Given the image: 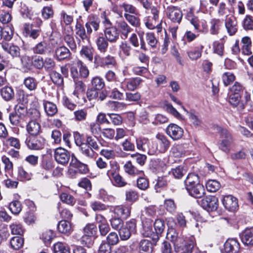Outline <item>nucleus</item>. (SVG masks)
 Returning <instances> with one entry per match:
<instances>
[{
  "mask_svg": "<svg viewBox=\"0 0 253 253\" xmlns=\"http://www.w3.org/2000/svg\"><path fill=\"white\" fill-rule=\"evenodd\" d=\"M136 144L138 150L147 153L148 154L154 155V150H152V145L149 146V140L145 137H139L136 138Z\"/></svg>",
  "mask_w": 253,
  "mask_h": 253,
  "instance_id": "obj_13",
  "label": "nucleus"
},
{
  "mask_svg": "<svg viewBox=\"0 0 253 253\" xmlns=\"http://www.w3.org/2000/svg\"><path fill=\"white\" fill-rule=\"evenodd\" d=\"M116 64V61L114 57L108 55L102 59V65L107 67L115 66Z\"/></svg>",
  "mask_w": 253,
  "mask_h": 253,
  "instance_id": "obj_59",
  "label": "nucleus"
},
{
  "mask_svg": "<svg viewBox=\"0 0 253 253\" xmlns=\"http://www.w3.org/2000/svg\"><path fill=\"white\" fill-rule=\"evenodd\" d=\"M2 98L6 101L12 100L14 97V91L12 87L5 86L0 89Z\"/></svg>",
  "mask_w": 253,
  "mask_h": 253,
  "instance_id": "obj_33",
  "label": "nucleus"
},
{
  "mask_svg": "<svg viewBox=\"0 0 253 253\" xmlns=\"http://www.w3.org/2000/svg\"><path fill=\"white\" fill-rule=\"evenodd\" d=\"M42 32L41 28H34V25L25 24L24 27V34L26 37H29L34 40L37 39Z\"/></svg>",
  "mask_w": 253,
  "mask_h": 253,
  "instance_id": "obj_20",
  "label": "nucleus"
},
{
  "mask_svg": "<svg viewBox=\"0 0 253 253\" xmlns=\"http://www.w3.org/2000/svg\"><path fill=\"white\" fill-rule=\"evenodd\" d=\"M222 202L224 207L229 211H234L238 207V199L232 195L224 196Z\"/></svg>",
  "mask_w": 253,
  "mask_h": 253,
  "instance_id": "obj_16",
  "label": "nucleus"
},
{
  "mask_svg": "<svg viewBox=\"0 0 253 253\" xmlns=\"http://www.w3.org/2000/svg\"><path fill=\"white\" fill-rule=\"evenodd\" d=\"M58 229L60 233L69 235L73 231L72 224L67 220L60 221L58 224Z\"/></svg>",
  "mask_w": 253,
  "mask_h": 253,
  "instance_id": "obj_32",
  "label": "nucleus"
},
{
  "mask_svg": "<svg viewBox=\"0 0 253 253\" xmlns=\"http://www.w3.org/2000/svg\"><path fill=\"white\" fill-rule=\"evenodd\" d=\"M202 50L203 47L200 48H196L187 51V53L188 56L191 60H197L201 57Z\"/></svg>",
  "mask_w": 253,
  "mask_h": 253,
  "instance_id": "obj_51",
  "label": "nucleus"
},
{
  "mask_svg": "<svg viewBox=\"0 0 253 253\" xmlns=\"http://www.w3.org/2000/svg\"><path fill=\"white\" fill-rule=\"evenodd\" d=\"M156 141L152 143V150L154 155L158 153H164L169 148L170 142L168 138L164 134L158 133L156 136Z\"/></svg>",
  "mask_w": 253,
  "mask_h": 253,
  "instance_id": "obj_4",
  "label": "nucleus"
},
{
  "mask_svg": "<svg viewBox=\"0 0 253 253\" xmlns=\"http://www.w3.org/2000/svg\"><path fill=\"white\" fill-rule=\"evenodd\" d=\"M10 246L14 250H19L24 244V239L21 237H13L10 240Z\"/></svg>",
  "mask_w": 253,
  "mask_h": 253,
  "instance_id": "obj_53",
  "label": "nucleus"
},
{
  "mask_svg": "<svg viewBox=\"0 0 253 253\" xmlns=\"http://www.w3.org/2000/svg\"><path fill=\"white\" fill-rule=\"evenodd\" d=\"M106 39L110 42H116L119 39V33L117 27H112L104 30Z\"/></svg>",
  "mask_w": 253,
  "mask_h": 253,
  "instance_id": "obj_25",
  "label": "nucleus"
},
{
  "mask_svg": "<svg viewBox=\"0 0 253 253\" xmlns=\"http://www.w3.org/2000/svg\"><path fill=\"white\" fill-rule=\"evenodd\" d=\"M222 80L225 86H228L235 80V76L230 72L224 73L222 75Z\"/></svg>",
  "mask_w": 253,
  "mask_h": 253,
  "instance_id": "obj_52",
  "label": "nucleus"
},
{
  "mask_svg": "<svg viewBox=\"0 0 253 253\" xmlns=\"http://www.w3.org/2000/svg\"><path fill=\"white\" fill-rule=\"evenodd\" d=\"M2 48L8 52L13 57H20V49L18 46L4 44L2 45Z\"/></svg>",
  "mask_w": 253,
  "mask_h": 253,
  "instance_id": "obj_43",
  "label": "nucleus"
},
{
  "mask_svg": "<svg viewBox=\"0 0 253 253\" xmlns=\"http://www.w3.org/2000/svg\"><path fill=\"white\" fill-rule=\"evenodd\" d=\"M221 27V22L219 19H212L210 22V33L212 35H217Z\"/></svg>",
  "mask_w": 253,
  "mask_h": 253,
  "instance_id": "obj_44",
  "label": "nucleus"
},
{
  "mask_svg": "<svg viewBox=\"0 0 253 253\" xmlns=\"http://www.w3.org/2000/svg\"><path fill=\"white\" fill-rule=\"evenodd\" d=\"M217 130L220 134L219 148L223 152L228 153L230 152L231 145L233 142L232 136L226 129L219 127Z\"/></svg>",
  "mask_w": 253,
  "mask_h": 253,
  "instance_id": "obj_2",
  "label": "nucleus"
},
{
  "mask_svg": "<svg viewBox=\"0 0 253 253\" xmlns=\"http://www.w3.org/2000/svg\"><path fill=\"white\" fill-rule=\"evenodd\" d=\"M41 114L37 109H33L31 112V120L29 122L26 126V130L30 136L38 135L41 131V126L37 122L40 119Z\"/></svg>",
  "mask_w": 253,
  "mask_h": 253,
  "instance_id": "obj_3",
  "label": "nucleus"
},
{
  "mask_svg": "<svg viewBox=\"0 0 253 253\" xmlns=\"http://www.w3.org/2000/svg\"><path fill=\"white\" fill-rule=\"evenodd\" d=\"M25 143L31 150H40L45 147V140L43 137L38 135L29 136L25 140Z\"/></svg>",
  "mask_w": 253,
  "mask_h": 253,
  "instance_id": "obj_5",
  "label": "nucleus"
},
{
  "mask_svg": "<svg viewBox=\"0 0 253 253\" xmlns=\"http://www.w3.org/2000/svg\"><path fill=\"white\" fill-rule=\"evenodd\" d=\"M229 102L233 107L237 108L240 111H243L245 107L244 101L241 99L240 94H231L229 97Z\"/></svg>",
  "mask_w": 253,
  "mask_h": 253,
  "instance_id": "obj_18",
  "label": "nucleus"
},
{
  "mask_svg": "<svg viewBox=\"0 0 253 253\" xmlns=\"http://www.w3.org/2000/svg\"><path fill=\"white\" fill-rule=\"evenodd\" d=\"M153 221L150 219H147L145 221L142 222V235L146 237H150L152 240L157 242L159 239V236L154 232L152 228Z\"/></svg>",
  "mask_w": 253,
  "mask_h": 253,
  "instance_id": "obj_9",
  "label": "nucleus"
},
{
  "mask_svg": "<svg viewBox=\"0 0 253 253\" xmlns=\"http://www.w3.org/2000/svg\"><path fill=\"white\" fill-rule=\"evenodd\" d=\"M50 78L53 83L57 85L63 84V78L62 76L56 71H52L50 74Z\"/></svg>",
  "mask_w": 253,
  "mask_h": 253,
  "instance_id": "obj_61",
  "label": "nucleus"
},
{
  "mask_svg": "<svg viewBox=\"0 0 253 253\" xmlns=\"http://www.w3.org/2000/svg\"><path fill=\"white\" fill-rule=\"evenodd\" d=\"M18 175L23 180H29L31 179L32 173L27 167L21 166L18 168Z\"/></svg>",
  "mask_w": 253,
  "mask_h": 253,
  "instance_id": "obj_42",
  "label": "nucleus"
},
{
  "mask_svg": "<svg viewBox=\"0 0 253 253\" xmlns=\"http://www.w3.org/2000/svg\"><path fill=\"white\" fill-rule=\"evenodd\" d=\"M167 238L173 243L174 249H177V247H180L181 242L183 241V238L179 236L178 233L173 228L168 229Z\"/></svg>",
  "mask_w": 253,
  "mask_h": 253,
  "instance_id": "obj_17",
  "label": "nucleus"
},
{
  "mask_svg": "<svg viewBox=\"0 0 253 253\" xmlns=\"http://www.w3.org/2000/svg\"><path fill=\"white\" fill-rule=\"evenodd\" d=\"M125 171L126 173L131 176L142 175L143 171L138 169L134 167L130 161H127L124 166Z\"/></svg>",
  "mask_w": 253,
  "mask_h": 253,
  "instance_id": "obj_29",
  "label": "nucleus"
},
{
  "mask_svg": "<svg viewBox=\"0 0 253 253\" xmlns=\"http://www.w3.org/2000/svg\"><path fill=\"white\" fill-rule=\"evenodd\" d=\"M44 111L49 116H53L57 112L56 105L52 102L43 101V103Z\"/></svg>",
  "mask_w": 253,
  "mask_h": 253,
  "instance_id": "obj_40",
  "label": "nucleus"
},
{
  "mask_svg": "<svg viewBox=\"0 0 253 253\" xmlns=\"http://www.w3.org/2000/svg\"><path fill=\"white\" fill-rule=\"evenodd\" d=\"M74 82L75 83V89L73 91V94L79 98V95H82L84 93L86 85L81 80L76 79Z\"/></svg>",
  "mask_w": 253,
  "mask_h": 253,
  "instance_id": "obj_37",
  "label": "nucleus"
},
{
  "mask_svg": "<svg viewBox=\"0 0 253 253\" xmlns=\"http://www.w3.org/2000/svg\"><path fill=\"white\" fill-rule=\"evenodd\" d=\"M116 25L118 32L121 33L123 39H126L128 35L132 31V29L124 20L117 21Z\"/></svg>",
  "mask_w": 253,
  "mask_h": 253,
  "instance_id": "obj_23",
  "label": "nucleus"
},
{
  "mask_svg": "<svg viewBox=\"0 0 253 253\" xmlns=\"http://www.w3.org/2000/svg\"><path fill=\"white\" fill-rule=\"evenodd\" d=\"M137 15L127 14L124 13V17L126 20L133 27H139L140 26V18L136 16Z\"/></svg>",
  "mask_w": 253,
  "mask_h": 253,
  "instance_id": "obj_45",
  "label": "nucleus"
},
{
  "mask_svg": "<svg viewBox=\"0 0 253 253\" xmlns=\"http://www.w3.org/2000/svg\"><path fill=\"white\" fill-rule=\"evenodd\" d=\"M34 54L45 55L50 51L49 44L46 41H42L32 48Z\"/></svg>",
  "mask_w": 253,
  "mask_h": 253,
  "instance_id": "obj_22",
  "label": "nucleus"
},
{
  "mask_svg": "<svg viewBox=\"0 0 253 253\" xmlns=\"http://www.w3.org/2000/svg\"><path fill=\"white\" fill-rule=\"evenodd\" d=\"M120 7L124 9L125 13L134 15H137L138 13V11L136 7L131 4L123 2L120 5Z\"/></svg>",
  "mask_w": 253,
  "mask_h": 253,
  "instance_id": "obj_49",
  "label": "nucleus"
},
{
  "mask_svg": "<svg viewBox=\"0 0 253 253\" xmlns=\"http://www.w3.org/2000/svg\"><path fill=\"white\" fill-rule=\"evenodd\" d=\"M139 251L140 253H152L153 246L151 242L148 240H142L139 243Z\"/></svg>",
  "mask_w": 253,
  "mask_h": 253,
  "instance_id": "obj_41",
  "label": "nucleus"
},
{
  "mask_svg": "<svg viewBox=\"0 0 253 253\" xmlns=\"http://www.w3.org/2000/svg\"><path fill=\"white\" fill-rule=\"evenodd\" d=\"M71 52L70 50L64 46L59 47L55 50V55L59 61L69 58Z\"/></svg>",
  "mask_w": 253,
  "mask_h": 253,
  "instance_id": "obj_35",
  "label": "nucleus"
},
{
  "mask_svg": "<svg viewBox=\"0 0 253 253\" xmlns=\"http://www.w3.org/2000/svg\"><path fill=\"white\" fill-rule=\"evenodd\" d=\"M108 42L106 38L99 36L96 40V44L98 50L101 53L106 52L108 47Z\"/></svg>",
  "mask_w": 253,
  "mask_h": 253,
  "instance_id": "obj_38",
  "label": "nucleus"
},
{
  "mask_svg": "<svg viewBox=\"0 0 253 253\" xmlns=\"http://www.w3.org/2000/svg\"><path fill=\"white\" fill-rule=\"evenodd\" d=\"M119 166L115 162H111L107 169L106 175L113 184L118 187H123L126 184L124 178L118 173Z\"/></svg>",
  "mask_w": 253,
  "mask_h": 253,
  "instance_id": "obj_1",
  "label": "nucleus"
},
{
  "mask_svg": "<svg viewBox=\"0 0 253 253\" xmlns=\"http://www.w3.org/2000/svg\"><path fill=\"white\" fill-rule=\"evenodd\" d=\"M220 184L219 182L215 180H210L206 184V188L209 191L215 192L219 189Z\"/></svg>",
  "mask_w": 253,
  "mask_h": 253,
  "instance_id": "obj_56",
  "label": "nucleus"
},
{
  "mask_svg": "<svg viewBox=\"0 0 253 253\" xmlns=\"http://www.w3.org/2000/svg\"><path fill=\"white\" fill-rule=\"evenodd\" d=\"M23 84L25 87L31 91L35 90L37 86V83L36 79L30 77L25 79Z\"/></svg>",
  "mask_w": 253,
  "mask_h": 253,
  "instance_id": "obj_54",
  "label": "nucleus"
},
{
  "mask_svg": "<svg viewBox=\"0 0 253 253\" xmlns=\"http://www.w3.org/2000/svg\"><path fill=\"white\" fill-rule=\"evenodd\" d=\"M54 157L57 163L62 165H66L70 160V154L65 149L58 147L54 150Z\"/></svg>",
  "mask_w": 253,
  "mask_h": 253,
  "instance_id": "obj_7",
  "label": "nucleus"
},
{
  "mask_svg": "<svg viewBox=\"0 0 253 253\" xmlns=\"http://www.w3.org/2000/svg\"><path fill=\"white\" fill-rule=\"evenodd\" d=\"M157 19H154L152 16H149L145 17L144 23L146 27L149 29H154L155 27L157 29V32L162 31L161 23L157 24Z\"/></svg>",
  "mask_w": 253,
  "mask_h": 253,
  "instance_id": "obj_31",
  "label": "nucleus"
},
{
  "mask_svg": "<svg viewBox=\"0 0 253 253\" xmlns=\"http://www.w3.org/2000/svg\"><path fill=\"white\" fill-rule=\"evenodd\" d=\"M9 209L12 213L18 214L22 210V205L20 202L14 201L10 203Z\"/></svg>",
  "mask_w": 253,
  "mask_h": 253,
  "instance_id": "obj_63",
  "label": "nucleus"
},
{
  "mask_svg": "<svg viewBox=\"0 0 253 253\" xmlns=\"http://www.w3.org/2000/svg\"><path fill=\"white\" fill-rule=\"evenodd\" d=\"M43 68L46 71H51L55 67V62L53 59L46 57L44 59Z\"/></svg>",
  "mask_w": 253,
  "mask_h": 253,
  "instance_id": "obj_64",
  "label": "nucleus"
},
{
  "mask_svg": "<svg viewBox=\"0 0 253 253\" xmlns=\"http://www.w3.org/2000/svg\"><path fill=\"white\" fill-rule=\"evenodd\" d=\"M224 24L227 33L230 36L234 35L238 30L237 22L233 15H226Z\"/></svg>",
  "mask_w": 253,
  "mask_h": 253,
  "instance_id": "obj_11",
  "label": "nucleus"
},
{
  "mask_svg": "<svg viewBox=\"0 0 253 253\" xmlns=\"http://www.w3.org/2000/svg\"><path fill=\"white\" fill-rule=\"evenodd\" d=\"M167 14L169 19L173 22L179 23L182 18L181 11L176 6H169L167 8Z\"/></svg>",
  "mask_w": 253,
  "mask_h": 253,
  "instance_id": "obj_14",
  "label": "nucleus"
},
{
  "mask_svg": "<svg viewBox=\"0 0 253 253\" xmlns=\"http://www.w3.org/2000/svg\"><path fill=\"white\" fill-rule=\"evenodd\" d=\"M241 240L243 243L246 245H253V230L252 229H246L242 233Z\"/></svg>",
  "mask_w": 253,
  "mask_h": 253,
  "instance_id": "obj_34",
  "label": "nucleus"
},
{
  "mask_svg": "<svg viewBox=\"0 0 253 253\" xmlns=\"http://www.w3.org/2000/svg\"><path fill=\"white\" fill-rule=\"evenodd\" d=\"M240 249V244L235 239H228L224 245V250L226 253H238Z\"/></svg>",
  "mask_w": 253,
  "mask_h": 253,
  "instance_id": "obj_19",
  "label": "nucleus"
},
{
  "mask_svg": "<svg viewBox=\"0 0 253 253\" xmlns=\"http://www.w3.org/2000/svg\"><path fill=\"white\" fill-rule=\"evenodd\" d=\"M44 59L41 56H34L33 57L32 64L35 68L41 70L43 68Z\"/></svg>",
  "mask_w": 253,
  "mask_h": 253,
  "instance_id": "obj_55",
  "label": "nucleus"
},
{
  "mask_svg": "<svg viewBox=\"0 0 253 253\" xmlns=\"http://www.w3.org/2000/svg\"><path fill=\"white\" fill-rule=\"evenodd\" d=\"M142 82L141 78L136 77L125 80L124 84L128 90H134L139 86Z\"/></svg>",
  "mask_w": 253,
  "mask_h": 253,
  "instance_id": "obj_36",
  "label": "nucleus"
},
{
  "mask_svg": "<svg viewBox=\"0 0 253 253\" xmlns=\"http://www.w3.org/2000/svg\"><path fill=\"white\" fill-rule=\"evenodd\" d=\"M9 228L11 233L14 235H22L24 232V229L22 224L18 221H15L11 223Z\"/></svg>",
  "mask_w": 253,
  "mask_h": 253,
  "instance_id": "obj_47",
  "label": "nucleus"
},
{
  "mask_svg": "<svg viewBox=\"0 0 253 253\" xmlns=\"http://www.w3.org/2000/svg\"><path fill=\"white\" fill-rule=\"evenodd\" d=\"M110 223L113 229L116 230L120 229L123 225V219L115 215H112L110 219Z\"/></svg>",
  "mask_w": 253,
  "mask_h": 253,
  "instance_id": "obj_58",
  "label": "nucleus"
},
{
  "mask_svg": "<svg viewBox=\"0 0 253 253\" xmlns=\"http://www.w3.org/2000/svg\"><path fill=\"white\" fill-rule=\"evenodd\" d=\"M241 50L243 54L246 55L252 54V41L248 36H245L242 38L241 42Z\"/></svg>",
  "mask_w": 253,
  "mask_h": 253,
  "instance_id": "obj_27",
  "label": "nucleus"
},
{
  "mask_svg": "<svg viewBox=\"0 0 253 253\" xmlns=\"http://www.w3.org/2000/svg\"><path fill=\"white\" fill-rule=\"evenodd\" d=\"M184 183L186 189L196 185L200 183L199 176L194 173H189Z\"/></svg>",
  "mask_w": 253,
  "mask_h": 253,
  "instance_id": "obj_30",
  "label": "nucleus"
},
{
  "mask_svg": "<svg viewBox=\"0 0 253 253\" xmlns=\"http://www.w3.org/2000/svg\"><path fill=\"white\" fill-rule=\"evenodd\" d=\"M92 88L100 90L103 88L105 83L103 79L99 77H95L92 78L91 81Z\"/></svg>",
  "mask_w": 253,
  "mask_h": 253,
  "instance_id": "obj_57",
  "label": "nucleus"
},
{
  "mask_svg": "<svg viewBox=\"0 0 253 253\" xmlns=\"http://www.w3.org/2000/svg\"><path fill=\"white\" fill-rule=\"evenodd\" d=\"M60 198L62 202L71 206H73L76 203V199L74 197L66 193H62Z\"/></svg>",
  "mask_w": 253,
  "mask_h": 253,
  "instance_id": "obj_60",
  "label": "nucleus"
},
{
  "mask_svg": "<svg viewBox=\"0 0 253 253\" xmlns=\"http://www.w3.org/2000/svg\"><path fill=\"white\" fill-rule=\"evenodd\" d=\"M93 49L90 46L83 45L82 48L80 51L81 55L89 61L92 62L93 58Z\"/></svg>",
  "mask_w": 253,
  "mask_h": 253,
  "instance_id": "obj_39",
  "label": "nucleus"
},
{
  "mask_svg": "<svg viewBox=\"0 0 253 253\" xmlns=\"http://www.w3.org/2000/svg\"><path fill=\"white\" fill-rule=\"evenodd\" d=\"M54 237V235L53 231L51 230H47L42 233L40 238L45 245L48 246L50 244Z\"/></svg>",
  "mask_w": 253,
  "mask_h": 253,
  "instance_id": "obj_48",
  "label": "nucleus"
},
{
  "mask_svg": "<svg viewBox=\"0 0 253 253\" xmlns=\"http://www.w3.org/2000/svg\"><path fill=\"white\" fill-rule=\"evenodd\" d=\"M199 204L208 211H215L218 207V200L214 196L208 195L204 197L200 201Z\"/></svg>",
  "mask_w": 253,
  "mask_h": 253,
  "instance_id": "obj_6",
  "label": "nucleus"
},
{
  "mask_svg": "<svg viewBox=\"0 0 253 253\" xmlns=\"http://www.w3.org/2000/svg\"><path fill=\"white\" fill-rule=\"evenodd\" d=\"M126 200L127 202L134 203L136 201L139 197L137 192L133 190H129L126 192Z\"/></svg>",
  "mask_w": 253,
  "mask_h": 253,
  "instance_id": "obj_62",
  "label": "nucleus"
},
{
  "mask_svg": "<svg viewBox=\"0 0 253 253\" xmlns=\"http://www.w3.org/2000/svg\"><path fill=\"white\" fill-rule=\"evenodd\" d=\"M110 211L114 215L125 219L130 216L131 207L126 205L116 206L110 209Z\"/></svg>",
  "mask_w": 253,
  "mask_h": 253,
  "instance_id": "obj_8",
  "label": "nucleus"
},
{
  "mask_svg": "<svg viewBox=\"0 0 253 253\" xmlns=\"http://www.w3.org/2000/svg\"><path fill=\"white\" fill-rule=\"evenodd\" d=\"M75 142L77 146H79L81 153L83 154H87L90 155L92 151L88 149L85 144V140L84 136L81 135L79 132L74 133Z\"/></svg>",
  "mask_w": 253,
  "mask_h": 253,
  "instance_id": "obj_15",
  "label": "nucleus"
},
{
  "mask_svg": "<svg viewBox=\"0 0 253 253\" xmlns=\"http://www.w3.org/2000/svg\"><path fill=\"white\" fill-rule=\"evenodd\" d=\"M54 253H70L69 247L62 243L57 242L54 245Z\"/></svg>",
  "mask_w": 253,
  "mask_h": 253,
  "instance_id": "obj_50",
  "label": "nucleus"
},
{
  "mask_svg": "<svg viewBox=\"0 0 253 253\" xmlns=\"http://www.w3.org/2000/svg\"><path fill=\"white\" fill-rule=\"evenodd\" d=\"M76 34L78 36L81 40L84 42L87 41L89 42V38L87 37V32H85L84 27L81 24H77L76 26Z\"/></svg>",
  "mask_w": 253,
  "mask_h": 253,
  "instance_id": "obj_46",
  "label": "nucleus"
},
{
  "mask_svg": "<svg viewBox=\"0 0 253 253\" xmlns=\"http://www.w3.org/2000/svg\"><path fill=\"white\" fill-rule=\"evenodd\" d=\"M85 144L88 147V149L92 151V153L89 156L87 154H84L85 156L89 158H93L95 155L94 150H98L99 148L96 140L90 136H87L85 139Z\"/></svg>",
  "mask_w": 253,
  "mask_h": 253,
  "instance_id": "obj_26",
  "label": "nucleus"
},
{
  "mask_svg": "<svg viewBox=\"0 0 253 253\" xmlns=\"http://www.w3.org/2000/svg\"><path fill=\"white\" fill-rule=\"evenodd\" d=\"M70 165L72 167L77 169L82 173H86L88 171L87 166L79 161L74 155L72 156Z\"/></svg>",
  "mask_w": 253,
  "mask_h": 253,
  "instance_id": "obj_28",
  "label": "nucleus"
},
{
  "mask_svg": "<svg viewBox=\"0 0 253 253\" xmlns=\"http://www.w3.org/2000/svg\"><path fill=\"white\" fill-rule=\"evenodd\" d=\"M186 190L190 195L195 198H201L205 194V190L204 186L199 183L192 187L187 189Z\"/></svg>",
  "mask_w": 253,
  "mask_h": 253,
  "instance_id": "obj_24",
  "label": "nucleus"
},
{
  "mask_svg": "<svg viewBox=\"0 0 253 253\" xmlns=\"http://www.w3.org/2000/svg\"><path fill=\"white\" fill-rule=\"evenodd\" d=\"M85 26L86 29L87 34L90 35L92 33L93 30L95 32L99 30L100 20L98 17L94 16L90 17L88 21L85 23Z\"/></svg>",
  "mask_w": 253,
  "mask_h": 253,
  "instance_id": "obj_21",
  "label": "nucleus"
},
{
  "mask_svg": "<svg viewBox=\"0 0 253 253\" xmlns=\"http://www.w3.org/2000/svg\"><path fill=\"white\" fill-rule=\"evenodd\" d=\"M195 245V239L193 237H186L183 238V242H181V246L175 249L176 252H183L184 253H191L194 250Z\"/></svg>",
  "mask_w": 253,
  "mask_h": 253,
  "instance_id": "obj_12",
  "label": "nucleus"
},
{
  "mask_svg": "<svg viewBox=\"0 0 253 253\" xmlns=\"http://www.w3.org/2000/svg\"><path fill=\"white\" fill-rule=\"evenodd\" d=\"M166 133L173 140H177L182 138L183 129L175 124H170L167 127Z\"/></svg>",
  "mask_w": 253,
  "mask_h": 253,
  "instance_id": "obj_10",
  "label": "nucleus"
}]
</instances>
